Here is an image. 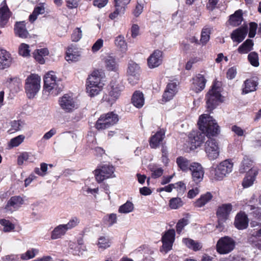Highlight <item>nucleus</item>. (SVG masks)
<instances>
[{
	"label": "nucleus",
	"instance_id": "1",
	"mask_svg": "<svg viewBox=\"0 0 261 261\" xmlns=\"http://www.w3.org/2000/svg\"><path fill=\"white\" fill-rule=\"evenodd\" d=\"M198 125L202 133L193 131L189 135L192 149L202 144L205 140V134L208 137L215 136L219 133V127L216 120L208 114H204L199 117Z\"/></svg>",
	"mask_w": 261,
	"mask_h": 261
},
{
	"label": "nucleus",
	"instance_id": "2",
	"mask_svg": "<svg viewBox=\"0 0 261 261\" xmlns=\"http://www.w3.org/2000/svg\"><path fill=\"white\" fill-rule=\"evenodd\" d=\"M103 85L104 84L101 81L100 72L98 71H94L87 80V92L91 97L96 96L102 90Z\"/></svg>",
	"mask_w": 261,
	"mask_h": 261
},
{
	"label": "nucleus",
	"instance_id": "3",
	"mask_svg": "<svg viewBox=\"0 0 261 261\" xmlns=\"http://www.w3.org/2000/svg\"><path fill=\"white\" fill-rule=\"evenodd\" d=\"M63 87L61 81L53 71L47 73L44 77V89L45 92H48L53 95H57L62 90Z\"/></svg>",
	"mask_w": 261,
	"mask_h": 261
},
{
	"label": "nucleus",
	"instance_id": "4",
	"mask_svg": "<svg viewBox=\"0 0 261 261\" xmlns=\"http://www.w3.org/2000/svg\"><path fill=\"white\" fill-rule=\"evenodd\" d=\"M221 88L217 83L214 84L206 95V107L208 111L214 110L219 102L224 100L221 94Z\"/></svg>",
	"mask_w": 261,
	"mask_h": 261
},
{
	"label": "nucleus",
	"instance_id": "5",
	"mask_svg": "<svg viewBox=\"0 0 261 261\" xmlns=\"http://www.w3.org/2000/svg\"><path fill=\"white\" fill-rule=\"evenodd\" d=\"M124 89V86L121 80L115 79L110 84L108 94H106L103 98L109 104L112 105L119 97L121 92Z\"/></svg>",
	"mask_w": 261,
	"mask_h": 261
},
{
	"label": "nucleus",
	"instance_id": "6",
	"mask_svg": "<svg viewBox=\"0 0 261 261\" xmlns=\"http://www.w3.org/2000/svg\"><path fill=\"white\" fill-rule=\"evenodd\" d=\"M233 163L228 160L221 162L216 168L211 170V176L217 180H221L232 171Z\"/></svg>",
	"mask_w": 261,
	"mask_h": 261
},
{
	"label": "nucleus",
	"instance_id": "7",
	"mask_svg": "<svg viewBox=\"0 0 261 261\" xmlns=\"http://www.w3.org/2000/svg\"><path fill=\"white\" fill-rule=\"evenodd\" d=\"M41 78L37 74H32L25 80V90L29 98H34L40 89Z\"/></svg>",
	"mask_w": 261,
	"mask_h": 261
},
{
	"label": "nucleus",
	"instance_id": "8",
	"mask_svg": "<svg viewBox=\"0 0 261 261\" xmlns=\"http://www.w3.org/2000/svg\"><path fill=\"white\" fill-rule=\"evenodd\" d=\"M118 120V116L116 114L109 112L101 115L97 120L95 126L98 130L105 129L116 124Z\"/></svg>",
	"mask_w": 261,
	"mask_h": 261
},
{
	"label": "nucleus",
	"instance_id": "9",
	"mask_svg": "<svg viewBox=\"0 0 261 261\" xmlns=\"http://www.w3.org/2000/svg\"><path fill=\"white\" fill-rule=\"evenodd\" d=\"M235 246V241L228 236H225L218 241L216 250L220 254H226L231 252L234 249Z\"/></svg>",
	"mask_w": 261,
	"mask_h": 261
},
{
	"label": "nucleus",
	"instance_id": "10",
	"mask_svg": "<svg viewBox=\"0 0 261 261\" xmlns=\"http://www.w3.org/2000/svg\"><path fill=\"white\" fill-rule=\"evenodd\" d=\"M114 172V167L109 164L99 166L94 171L95 179L98 182H101L107 178L115 177Z\"/></svg>",
	"mask_w": 261,
	"mask_h": 261
},
{
	"label": "nucleus",
	"instance_id": "11",
	"mask_svg": "<svg viewBox=\"0 0 261 261\" xmlns=\"http://www.w3.org/2000/svg\"><path fill=\"white\" fill-rule=\"evenodd\" d=\"M206 156L210 160L218 158L220 153L219 147L217 141L214 139H208L204 145Z\"/></svg>",
	"mask_w": 261,
	"mask_h": 261
},
{
	"label": "nucleus",
	"instance_id": "12",
	"mask_svg": "<svg viewBox=\"0 0 261 261\" xmlns=\"http://www.w3.org/2000/svg\"><path fill=\"white\" fill-rule=\"evenodd\" d=\"M231 210L232 205L230 203L223 204L218 208L216 213L218 222L217 228L223 229V223L228 219Z\"/></svg>",
	"mask_w": 261,
	"mask_h": 261
},
{
	"label": "nucleus",
	"instance_id": "13",
	"mask_svg": "<svg viewBox=\"0 0 261 261\" xmlns=\"http://www.w3.org/2000/svg\"><path fill=\"white\" fill-rule=\"evenodd\" d=\"M140 67L138 64L133 61H130L128 64L127 74L128 81L132 85L138 83L140 79Z\"/></svg>",
	"mask_w": 261,
	"mask_h": 261
},
{
	"label": "nucleus",
	"instance_id": "14",
	"mask_svg": "<svg viewBox=\"0 0 261 261\" xmlns=\"http://www.w3.org/2000/svg\"><path fill=\"white\" fill-rule=\"evenodd\" d=\"M61 108L66 112L70 113L78 108L76 99L69 94H65L59 100Z\"/></svg>",
	"mask_w": 261,
	"mask_h": 261
},
{
	"label": "nucleus",
	"instance_id": "15",
	"mask_svg": "<svg viewBox=\"0 0 261 261\" xmlns=\"http://www.w3.org/2000/svg\"><path fill=\"white\" fill-rule=\"evenodd\" d=\"M175 232L173 229H169L163 236L162 241V248L161 251L166 253L171 250L173 243L175 240Z\"/></svg>",
	"mask_w": 261,
	"mask_h": 261
},
{
	"label": "nucleus",
	"instance_id": "16",
	"mask_svg": "<svg viewBox=\"0 0 261 261\" xmlns=\"http://www.w3.org/2000/svg\"><path fill=\"white\" fill-rule=\"evenodd\" d=\"M189 170L191 172L192 179L196 184H198L203 180L204 171L200 164L192 162Z\"/></svg>",
	"mask_w": 261,
	"mask_h": 261
},
{
	"label": "nucleus",
	"instance_id": "17",
	"mask_svg": "<svg viewBox=\"0 0 261 261\" xmlns=\"http://www.w3.org/2000/svg\"><path fill=\"white\" fill-rule=\"evenodd\" d=\"M163 60V53L159 49L154 51L147 59V64L149 68L153 69L160 66Z\"/></svg>",
	"mask_w": 261,
	"mask_h": 261
},
{
	"label": "nucleus",
	"instance_id": "18",
	"mask_svg": "<svg viewBox=\"0 0 261 261\" xmlns=\"http://www.w3.org/2000/svg\"><path fill=\"white\" fill-rule=\"evenodd\" d=\"M177 81H171L167 85L163 95V100L167 102L171 100L177 92Z\"/></svg>",
	"mask_w": 261,
	"mask_h": 261
},
{
	"label": "nucleus",
	"instance_id": "19",
	"mask_svg": "<svg viewBox=\"0 0 261 261\" xmlns=\"http://www.w3.org/2000/svg\"><path fill=\"white\" fill-rule=\"evenodd\" d=\"M206 80L201 74H198L193 79L191 89L196 93L202 91L205 86Z\"/></svg>",
	"mask_w": 261,
	"mask_h": 261
},
{
	"label": "nucleus",
	"instance_id": "20",
	"mask_svg": "<svg viewBox=\"0 0 261 261\" xmlns=\"http://www.w3.org/2000/svg\"><path fill=\"white\" fill-rule=\"evenodd\" d=\"M11 15V12L6 2H3L0 5V26L5 27L8 22Z\"/></svg>",
	"mask_w": 261,
	"mask_h": 261
},
{
	"label": "nucleus",
	"instance_id": "21",
	"mask_svg": "<svg viewBox=\"0 0 261 261\" xmlns=\"http://www.w3.org/2000/svg\"><path fill=\"white\" fill-rule=\"evenodd\" d=\"M248 31V29L247 25L242 26L231 33V38L233 41L240 43L245 39Z\"/></svg>",
	"mask_w": 261,
	"mask_h": 261
},
{
	"label": "nucleus",
	"instance_id": "22",
	"mask_svg": "<svg viewBox=\"0 0 261 261\" xmlns=\"http://www.w3.org/2000/svg\"><path fill=\"white\" fill-rule=\"evenodd\" d=\"M14 33L19 38L25 39L29 36V33L26 29L25 21L17 22L14 27Z\"/></svg>",
	"mask_w": 261,
	"mask_h": 261
},
{
	"label": "nucleus",
	"instance_id": "23",
	"mask_svg": "<svg viewBox=\"0 0 261 261\" xmlns=\"http://www.w3.org/2000/svg\"><path fill=\"white\" fill-rule=\"evenodd\" d=\"M80 56L81 53L79 49L73 45H71L66 50L65 59L68 62H76L80 59Z\"/></svg>",
	"mask_w": 261,
	"mask_h": 261
},
{
	"label": "nucleus",
	"instance_id": "24",
	"mask_svg": "<svg viewBox=\"0 0 261 261\" xmlns=\"http://www.w3.org/2000/svg\"><path fill=\"white\" fill-rule=\"evenodd\" d=\"M23 204V200L20 196L12 197L8 201L5 208L11 212L18 209Z\"/></svg>",
	"mask_w": 261,
	"mask_h": 261
},
{
	"label": "nucleus",
	"instance_id": "25",
	"mask_svg": "<svg viewBox=\"0 0 261 261\" xmlns=\"http://www.w3.org/2000/svg\"><path fill=\"white\" fill-rule=\"evenodd\" d=\"M257 85L258 82L256 77H253L246 80L244 82L242 93L247 94L256 90Z\"/></svg>",
	"mask_w": 261,
	"mask_h": 261
},
{
	"label": "nucleus",
	"instance_id": "26",
	"mask_svg": "<svg viewBox=\"0 0 261 261\" xmlns=\"http://www.w3.org/2000/svg\"><path fill=\"white\" fill-rule=\"evenodd\" d=\"M258 174V170L254 168H251L244 178L242 185L244 188H248L252 186Z\"/></svg>",
	"mask_w": 261,
	"mask_h": 261
},
{
	"label": "nucleus",
	"instance_id": "27",
	"mask_svg": "<svg viewBox=\"0 0 261 261\" xmlns=\"http://www.w3.org/2000/svg\"><path fill=\"white\" fill-rule=\"evenodd\" d=\"M106 68L108 71L117 72L119 68V64L114 56H108L104 59Z\"/></svg>",
	"mask_w": 261,
	"mask_h": 261
},
{
	"label": "nucleus",
	"instance_id": "28",
	"mask_svg": "<svg viewBox=\"0 0 261 261\" xmlns=\"http://www.w3.org/2000/svg\"><path fill=\"white\" fill-rule=\"evenodd\" d=\"M235 226L239 229H244L248 225V220L247 215L244 213L238 214L234 221Z\"/></svg>",
	"mask_w": 261,
	"mask_h": 261
},
{
	"label": "nucleus",
	"instance_id": "29",
	"mask_svg": "<svg viewBox=\"0 0 261 261\" xmlns=\"http://www.w3.org/2000/svg\"><path fill=\"white\" fill-rule=\"evenodd\" d=\"M165 136V132L163 130H160L157 132L154 135L152 136L150 139L149 144L152 148H156L158 147L160 143L163 141Z\"/></svg>",
	"mask_w": 261,
	"mask_h": 261
},
{
	"label": "nucleus",
	"instance_id": "30",
	"mask_svg": "<svg viewBox=\"0 0 261 261\" xmlns=\"http://www.w3.org/2000/svg\"><path fill=\"white\" fill-rule=\"evenodd\" d=\"M11 58L9 54L5 50L0 49V69H4L10 66Z\"/></svg>",
	"mask_w": 261,
	"mask_h": 261
},
{
	"label": "nucleus",
	"instance_id": "31",
	"mask_svg": "<svg viewBox=\"0 0 261 261\" xmlns=\"http://www.w3.org/2000/svg\"><path fill=\"white\" fill-rule=\"evenodd\" d=\"M132 102L136 108H142L144 105V97L143 94L138 91H135L132 97Z\"/></svg>",
	"mask_w": 261,
	"mask_h": 261
},
{
	"label": "nucleus",
	"instance_id": "32",
	"mask_svg": "<svg viewBox=\"0 0 261 261\" xmlns=\"http://www.w3.org/2000/svg\"><path fill=\"white\" fill-rule=\"evenodd\" d=\"M67 229L64 224H60L56 226L51 232L50 238L52 240L61 238L64 236Z\"/></svg>",
	"mask_w": 261,
	"mask_h": 261
},
{
	"label": "nucleus",
	"instance_id": "33",
	"mask_svg": "<svg viewBox=\"0 0 261 261\" xmlns=\"http://www.w3.org/2000/svg\"><path fill=\"white\" fill-rule=\"evenodd\" d=\"M182 242L188 248L194 251H199L202 247L201 243L190 238L183 239Z\"/></svg>",
	"mask_w": 261,
	"mask_h": 261
},
{
	"label": "nucleus",
	"instance_id": "34",
	"mask_svg": "<svg viewBox=\"0 0 261 261\" xmlns=\"http://www.w3.org/2000/svg\"><path fill=\"white\" fill-rule=\"evenodd\" d=\"M176 163L178 167L184 172H187L190 169V161L184 156H179L176 159Z\"/></svg>",
	"mask_w": 261,
	"mask_h": 261
},
{
	"label": "nucleus",
	"instance_id": "35",
	"mask_svg": "<svg viewBox=\"0 0 261 261\" xmlns=\"http://www.w3.org/2000/svg\"><path fill=\"white\" fill-rule=\"evenodd\" d=\"M115 45L122 53H125L127 50V44L124 37L122 35H119L115 39Z\"/></svg>",
	"mask_w": 261,
	"mask_h": 261
},
{
	"label": "nucleus",
	"instance_id": "36",
	"mask_svg": "<svg viewBox=\"0 0 261 261\" xmlns=\"http://www.w3.org/2000/svg\"><path fill=\"white\" fill-rule=\"evenodd\" d=\"M243 20L242 11L241 10H237L235 13L231 15L229 19V23L233 26L239 25Z\"/></svg>",
	"mask_w": 261,
	"mask_h": 261
},
{
	"label": "nucleus",
	"instance_id": "37",
	"mask_svg": "<svg viewBox=\"0 0 261 261\" xmlns=\"http://www.w3.org/2000/svg\"><path fill=\"white\" fill-rule=\"evenodd\" d=\"M213 197L212 194L207 192L205 194L202 195L195 203V206L201 207L210 201Z\"/></svg>",
	"mask_w": 261,
	"mask_h": 261
},
{
	"label": "nucleus",
	"instance_id": "38",
	"mask_svg": "<svg viewBox=\"0 0 261 261\" xmlns=\"http://www.w3.org/2000/svg\"><path fill=\"white\" fill-rule=\"evenodd\" d=\"M253 46V41L247 39L238 48V52L240 54H247L252 49Z\"/></svg>",
	"mask_w": 261,
	"mask_h": 261
},
{
	"label": "nucleus",
	"instance_id": "39",
	"mask_svg": "<svg viewBox=\"0 0 261 261\" xmlns=\"http://www.w3.org/2000/svg\"><path fill=\"white\" fill-rule=\"evenodd\" d=\"M34 159V156L31 153L23 152L18 156L17 159V163L19 165H22L25 161L33 162Z\"/></svg>",
	"mask_w": 261,
	"mask_h": 261
},
{
	"label": "nucleus",
	"instance_id": "40",
	"mask_svg": "<svg viewBox=\"0 0 261 261\" xmlns=\"http://www.w3.org/2000/svg\"><path fill=\"white\" fill-rule=\"evenodd\" d=\"M210 28L205 27L202 29L200 39V43L202 45H205L208 42L210 38Z\"/></svg>",
	"mask_w": 261,
	"mask_h": 261
},
{
	"label": "nucleus",
	"instance_id": "41",
	"mask_svg": "<svg viewBox=\"0 0 261 261\" xmlns=\"http://www.w3.org/2000/svg\"><path fill=\"white\" fill-rule=\"evenodd\" d=\"M25 136L23 135H20L10 140L8 143V146L10 148L16 147L21 144L24 141Z\"/></svg>",
	"mask_w": 261,
	"mask_h": 261
},
{
	"label": "nucleus",
	"instance_id": "42",
	"mask_svg": "<svg viewBox=\"0 0 261 261\" xmlns=\"http://www.w3.org/2000/svg\"><path fill=\"white\" fill-rule=\"evenodd\" d=\"M39 253V250L36 248H32L28 250L24 253L21 254L20 257L23 260H29L34 258Z\"/></svg>",
	"mask_w": 261,
	"mask_h": 261
},
{
	"label": "nucleus",
	"instance_id": "43",
	"mask_svg": "<svg viewBox=\"0 0 261 261\" xmlns=\"http://www.w3.org/2000/svg\"><path fill=\"white\" fill-rule=\"evenodd\" d=\"M252 164V162L247 157L244 158L240 167V172L244 173L248 170L249 171L251 169L250 168L251 167Z\"/></svg>",
	"mask_w": 261,
	"mask_h": 261
},
{
	"label": "nucleus",
	"instance_id": "44",
	"mask_svg": "<svg viewBox=\"0 0 261 261\" xmlns=\"http://www.w3.org/2000/svg\"><path fill=\"white\" fill-rule=\"evenodd\" d=\"M134 204L132 202L127 201L123 205H121L119 208V212L120 213H129L134 210Z\"/></svg>",
	"mask_w": 261,
	"mask_h": 261
},
{
	"label": "nucleus",
	"instance_id": "45",
	"mask_svg": "<svg viewBox=\"0 0 261 261\" xmlns=\"http://www.w3.org/2000/svg\"><path fill=\"white\" fill-rule=\"evenodd\" d=\"M184 203L181 199L179 197L171 198L169 201V206L171 209H177L182 206Z\"/></svg>",
	"mask_w": 261,
	"mask_h": 261
},
{
	"label": "nucleus",
	"instance_id": "46",
	"mask_svg": "<svg viewBox=\"0 0 261 261\" xmlns=\"http://www.w3.org/2000/svg\"><path fill=\"white\" fill-rule=\"evenodd\" d=\"M45 10L44 7L42 6H38L36 7L32 14L29 16V20L31 22H34L37 18V16L39 14L44 13Z\"/></svg>",
	"mask_w": 261,
	"mask_h": 261
},
{
	"label": "nucleus",
	"instance_id": "47",
	"mask_svg": "<svg viewBox=\"0 0 261 261\" xmlns=\"http://www.w3.org/2000/svg\"><path fill=\"white\" fill-rule=\"evenodd\" d=\"M111 243L108 238L105 237H100L98 239L97 245L99 248L103 250L110 247Z\"/></svg>",
	"mask_w": 261,
	"mask_h": 261
},
{
	"label": "nucleus",
	"instance_id": "48",
	"mask_svg": "<svg viewBox=\"0 0 261 261\" xmlns=\"http://www.w3.org/2000/svg\"><path fill=\"white\" fill-rule=\"evenodd\" d=\"M248 59L250 64L255 67L259 65L258 57L255 52H251L248 56Z\"/></svg>",
	"mask_w": 261,
	"mask_h": 261
},
{
	"label": "nucleus",
	"instance_id": "49",
	"mask_svg": "<svg viewBox=\"0 0 261 261\" xmlns=\"http://www.w3.org/2000/svg\"><path fill=\"white\" fill-rule=\"evenodd\" d=\"M29 45L25 43H21L19 47V54L23 57L30 56V50Z\"/></svg>",
	"mask_w": 261,
	"mask_h": 261
},
{
	"label": "nucleus",
	"instance_id": "50",
	"mask_svg": "<svg viewBox=\"0 0 261 261\" xmlns=\"http://www.w3.org/2000/svg\"><path fill=\"white\" fill-rule=\"evenodd\" d=\"M24 123L20 120H14L11 122V129L10 131L17 132L20 130L23 127Z\"/></svg>",
	"mask_w": 261,
	"mask_h": 261
},
{
	"label": "nucleus",
	"instance_id": "51",
	"mask_svg": "<svg viewBox=\"0 0 261 261\" xmlns=\"http://www.w3.org/2000/svg\"><path fill=\"white\" fill-rule=\"evenodd\" d=\"M0 224L4 227L3 230L5 232L10 231L14 228V225L8 220H0Z\"/></svg>",
	"mask_w": 261,
	"mask_h": 261
},
{
	"label": "nucleus",
	"instance_id": "52",
	"mask_svg": "<svg viewBox=\"0 0 261 261\" xmlns=\"http://www.w3.org/2000/svg\"><path fill=\"white\" fill-rule=\"evenodd\" d=\"M251 227H256L257 228H254L253 231H251V235L254 237H259L261 236V224H258L256 222H252L251 223Z\"/></svg>",
	"mask_w": 261,
	"mask_h": 261
},
{
	"label": "nucleus",
	"instance_id": "53",
	"mask_svg": "<svg viewBox=\"0 0 261 261\" xmlns=\"http://www.w3.org/2000/svg\"><path fill=\"white\" fill-rule=\"evenodd\" d=\"M105 222L108 223L109 226H112L117 222V216L115 214H111L105 216L103 218Z\"/></svg>",
	"mask_w": 261,
	"mask_h": 261
},
{
	"label": "nucleus",
	"instance_id": "54",
	"mask_svg": "<svg viewBox=\"0 0 261 261\" xmlns=\"http://www.w3.org/2000/svg\"><path fill=\"white\" fill-rule=\"evenodd\" d=\"M188 224V220L186 218H182L179 220L176 224V231L180 234L184 229V227Z\"/></svg>",
	"mask_w": 261,
	"mask_h": 261
},
{
	"label": "nucleus",
	"instance_id": "55",
	"mask_svg": "<svg viewBox=\"0 0 261 261\" xmlns=\"http://www.w3.org/2000/svg\"><path fill=\"white\" fill-rule=\"evenodd\" d=\"M80 223V220L76 217H74L71 218V219L69 221V222L64 224L65 227H66L67 230L70 229H72L75 227L76 226L78 225Z\"/></svg>",
	"mask_w": 261,
	"mask_h": 261
},
{
	"label": "nucleus",
	"instance_id": "56",
	"mask_svg": "<svg viewBox=\"0 0 261 261\" xmlns=\"http://www.w3.org/2000/svg\"><path fill=\"white\" fill-rule=\"evenodd\" d=\"M82 37V32L80 28H76L71 35V40L73 42L79 41Z\"/></svg>",
	"mask_w": 261,
	"mask_h": 261
},
{
	"label": "nucleus",
	"instance_id": "57",
	"mask_svg": "<svg viewBox=\"0 0 261 261\" xmlns=\"http://www.w3.org/2000/svg\"><path fill=\"white\" fill-rule=\"evenodd\" d=\"M115 7L116 10L113 13H111L109 15V17L111 19H114L118 16V15L123 14L125 11V8L121 6Z\"/></svg>",
	"mask_w": 261,
	"mask_h": 261
},
{
	"label": "nucleus",
	"instance_id": "58",
	"mask_svg": "<svg viewBox=\"0 0 261 261\" xmlns=\"http://www.w3.org/2000/svg\"><path fill=\"white\" fill-rule=\"evenodd\" d=\"M174 189H176L179 195H182L186 190V185L182 181H179L173 184Z\"/></svg>",
	"mask_w": 261,
	"mask_h": 261
},
{
	"label": "nucleus",
	"instance_id": "59",
	"mask_svg": "<svg viewBox=\"0 0 261 261\" xmlns=\"http://www.w3.org/2000/svg\"><path fill=\"white\" fill-rule=\"evenodd\" d=\"M103 40L101 38L98 39L93 44L91 50L93 53L97 52L103 46Z\"/></svg>",
	"mask_w": 261,
	"mask_h": 261
},
{
	"label": "nucleus",
	"instance_id": "60",
	"mask_svg": "<svg viewBox=\"0 0 261 261\" xmlns=\"http://www.w3.org/2000/svg\"><path fill=\"white\" fill-rule=\"evenodd\" d=\"M231 130L239 137L245 136V131L236 125L231 126Z\"/></svg>",
	"mask_w": 261,
	"mask_h": 261
},
{
	"label": "nucleus",
	"instance_id": "61",
	"mask_svg": "<svg viewBox=\"0 0 261 261\" xmlns=\"http://www.w3.org/2000/svg\"><path fill=\"white\" fill-rule=\"evenodd\" d=\"M151 171L152 177L156 178L163 175L164 170L162 168H152Z\"/></svg>",
	"mask_w": 261,
	"mask_h": 261
},
{
	"label": "nucleus",
	"instance_id": "62",
	"mask_svg": "<svg viewBox=\"0 0 261 261\" xmlns=\"http://www.w3.org/2000/svg\"><path fill=\"white\" fill-rule=\"evenodd\" d=\"M257 28V24L256 23L252 22L249 23V37L250 38H253L255 36Z\"/></svg>",
	"mask_w": 261,
	"mask_h": 261
},
{
	"label": "nucleus",
	"instance_id": "63",
	"mask_svg": "<svg viewBox=\"0 0 261 261\" xmlns=\"http://www.w3.org/2000/svg\"><path fill=\"white\" fill-rule=\"evenodd\" d=\"M144 8L143 5L139 4L138 2L133 11V14L136 17H138L143 12Z\"/></svg>",
	"mask_w": 261,
	"mask_h": 261
},
{
	"label": "nucleus",
	"instance_id": "64",
	"mask_svg": "<svg viewBox=\"0 0 261 261\" xmlns=\"http://www.w3.org/2000/svg\"><path fill=\"white\" fill-rule=\"evenodd\" d=\"M237 73V68L234 67H231L227 72V77L230 80H232L235 77Z\"/></svg>",
	"mask_w": 261,
	"mask_h": 261
}]
</instances>
